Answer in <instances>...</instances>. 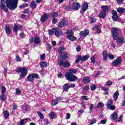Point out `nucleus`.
<instances>
[{
	"label": "nucleus",
	"instance_id": "f257e3e1",
	"mask_svg": "<svg viewBox=\"0 0 125 125\" xmlns=\"http://www.w3.org/2000/svg\"><path fill=\"white\" fill-rule=\"evenodd\" d=\"M112 33L113 38L114 40H116L117 43H119V44H123L125 43V39L124 38H117L119 36V33H121V29L119 28L112 27Z\"/></svg>",
	"mask_w": 125,
	"mask_h": 125
},
{
	"label": "nucleus",
	"instance_id": "f03ea898",
	"mask_svg": "<svg viewBox=\"0 0 125 125\" xmlns=\"http://www.w3.org/2000/svg\"><path fill=\"white\" fill-rule=\"evenodd\" d=\"M18 0H6V5L10 10H15L17 8Z\"/></svg>",
	"mask_w": 125,
	"mask_h": 125
},
{
	"label": "nucleus",
	"instance_id": "7ed1b4c3",
	"mask_svg": "<svg viewBox=\"0 0 125 125\" xmlns=\"http://www.w3.org/2000/svg\"><path fill=\"white\" fill-rule=\"evenodd\" d=\"M16 71L17 72V73H21L20 75V79H24V78H25L26 76H27V74H28V70L26 67H24L18 68L16 70Z\"/></svg>",
	"mask_w": 125,
	"mask_h": 125
},
{
	"label": "nucleus",
	"instance_id": "20e7f679",
	"mask_svg": "<svg viewBox=\"0 0 125 125\" xmlns=\"http://www.w3.org/2000/svg\"><path fill=\"white\" fill-rule=\"evenodd\" d=\"M48 34L49 36H52L55 34L56 37H62L63 36L62 30L57 28H53L49 30Z\"/></svg>",
	"mask_w": 125,
	"mask_h": 125
},
{
	"label": "nucleus",
	"instance_id": "39448f33",
	"mask_svg": "<svg viewBox=\"0 0 125 125\" xmlns=\"http://www.w3.org/2000/svg\"><path fill=\"white\" fill-rule=\"evenodd\" d=\"M65 78L69 82H77L78 78L77 76L74 75V74H71L70 73H65Z\"/></svg>",
	"mask_w": 125,
	"mask_h": 125
},
{
	"label": "nucleus",
	"instance_id": "423d86ee",
	"mask_svg": "<svg viewBox=\"0 0 125 125\" xmlns=\"http://www.w3.org/2000/svg\"><path fill=\"white\" fill-rule=\"evenodd\" d=\"M112 121H115L117 123H119L122 121L123 119V115H121L119 118H118V113L117 112H114L112 113V114L110 116Z\"/></svg>",
	"mask_w": 125,
	"mask_h": 125
},
{
	"label": "nucleus",
	"instance_id": "0eeeda50",
	"mask_svg": "<svg viewBox=\"0 0 125 125\" xmlns=\"http://www.w3.org/2000/svg\"><path fill=\"white\" fill-rule=\"evenodd\" d=\"M67 38L69 40V41H71L72 42H74V41H76L77 38L74 36V32L72 30H69L67 32Z\"/></svg>",
	"mask_w": 125,
	"mask_h": 125
},
{
	"label": "nucleus",
	"instance_id": "6e6552de",
	"mask_svg": "<svg viewBox=\"0 0 125 125\" xmlns=\"http://www.w3.org/2000/svg\"><path fill=\"white\" fill-rule=\"evenodd\" d=\"M59 66H62L64 68H69L70 67V64L67 61L62 60L61 62H58Z\"/></svg>",
	"mask_w": 125,
	"mask_h": 125
},
{
	"label": "nucleus",
	"instance_id": "1a4fd4ad",
	"mask_svg": "<svg viewBox=\"0 0 125 125\" xmlns=\"http://www.w3.org/2000/svg\"><path fill=\"white\" fill-rule=\"evenodd\" d=\"M114 103L113 100H109L106 103V107L107 109L114 111L116 109V106L113 105Z\"/></svg>",
	"mask_w": 125,
	"mask_h": 125
},
{
	"label": "nucleus",
	"instance_id": "9d476101",
	"mask_svg": "<svg viewBox=\"0 0 125 125\" xmlns=\"http://www.w3.org/2000/svg\"><path fill=\"white\" fill-rule=\"evenodd\" d=\"M39 78V75L37 73L31 74L28 75L27 77V79L28 82H34L35 79H38Z\"/></svg>",
	"mask_w": 125,
	"mask_h": 125
},
{
	"label": "nucleus",
	"instance_id": "9b49d317",
	"mask_svg": "<svg viewBox=\"0 0 125 125\" xmlns=\"http://www.w3.org/2000/svg\"><path fill=\"white\" fill-rule=\"evenodd\" d=\"M81 7L82 9L80 11V13L81 14H83L87 10V8H88V4L87 2H85L82 4Z\"/></svg>",
	"mask_w": 125,
	"mask_h": 125
},
{
	"label": "nucleus",
	"instance_id": "f8f14e48",
	"mask_svg": "<svg viewBox=\"0 0 125 125\" xmlns=\"http://www.w3.org/2000/svg\"><path fill=\"white\" fill-rule=\"evenodd\" d=\"M122 61H123L122 58L120 57H118L112 62V65H113L114 67H118L119 65L121 64Z\"/></svg>",
	"mask_w": 125,
	"mask_h": 125
},
{
	"label": "nucleus",
	"instance_id": "ddd939ff",
	"mask_svg": "<svg viewBox=\"0 0 125 125\" xmlns=\"http://www.w3.org/2000/svg\"><path fill=\"white\" fill-rule=\"evenodd\" d=\"M23 26L21 25L20 24H14V27H13V30L17 34V32H18V30H20V31H21L22 30V28Z\"/></svg>",
	"mask_w": 125,
	"mask_h": 125
},
{
	"label": "nucleus",
	"instance_id": "4468645a",
	"mask_svg": "<svg viewBox=\"0 0 125 125\" xmlns=\"http://www.w3.org/2000/svg\"><path fill=\"white\" fill-rule=\"evenodd\" d=\"M49 17V14H46L43 15L40 19L42 23H44L46 20H47V19Z\"/></svg>",
	"mask_w": 125,
	"mask_h": 125
},
{
	"label": "nucleus",
	"instance_id": "2eb2a0df",
	"mask_svg": "<svg viewBox=\"0 0 125 125\" xmlns=\"http://www.w3.org/2000/svg\"><path fill=\"white\" fill-rule=\"evenodd\" d=\"M81 7V5L78 2H74L73 3V8L76 10H79Z\"/></svg>",
	"mask_w": 125,
	"mask_h": 125
},
{
	"label": "nucleus",
	"instance_id": "dca6fc26",
	"mask_svg": "<svg viewBox=\"0 0 125 125\" xmlns=\"http://www.w3.org/2000/svg\"><path fill=\"white\" fill-rule=\"evenodd\" d=\"M89 34V31L87 30H85L84 31H82L80 32V35L81 37H86Z\"/></svg>",
	"mask_w": 125,
	"mask_h": 125
},
{
	"label": "nucleus",
	"instance_id": "f3484780",
	"mask_svg": "<svg viewBox=\"0 0 125 125\" xmlns=\"http://www.w3.org/2000/svg\"><path fill=\"white\" fill-rule=\"evenodd\" d=\"M4 29L7 35H10L11 34V29H10L9 25H5Z\"/></svg>",
	"mask_w": 125,
	"mask_h": 125
},
{
	"label": "nucleus",
	"instance_id": "a211bd4d",
	"mask_svg": "<svg viewBox=\"0 0 125 125\" xmlns=\"http://www.w3.org/2000/svg\"><path fill=\"white\" fill-rule=\"evenodd\" d=\"M101 9H102V11L104 12H107V11H109V9H110V7L108 5H102L101 6Z\"/></svg>",
	"mask_w": 125,
	"mask_h": 125
},
{
	"label": "nucleus",
	"instance_id": "6ab92c4d",
	"mask_svg": "<svg viewBox=\"0 0 125 125\" xmlns=\"http://www.w3.org/2000/svg\"><path fill=\"white\" fill-rule=\"evenodd\" d=\"M83 83L85 84H87V83H90V78L88 77H84L83 78Z\"/></svg>",
	"mask_w": 125,
	"mask_h": 125
},
{
	"label": "nucleus",
	"instance_id": "aec40b11",
	"mask_svg": "<svg viewBox=\"0 0 125 125\" xmlns=\"http://www.w3.org/2000/svg\"><path fill=\"white\" fill-rule=\"evenodd\" d=\"M93 30H97V34H100L101 33V29L99 27V25H95L93 28Z\"/></svg>",
	"mask_w": 125,
	"mask_h": 125
},
{
	"label": "nucleus",
	"instance_id": "412c9836",
	"mask_svg": "<svg viewBox=\"0 0 125 125\" xmlns=\"http://www.w3.org/2000/svg\"><path fill=\"white\" fill-rule=\"evenodd\" d=\"M67 23L66 21L62 20V21L59 23V27L60 28H63L64 26L67 25Z\"/></svg>",
	"mask_w": 125,
	"mask_h": 125
},
{
	"label": "nucleus",
	"instance_id": "4be33fe9",
	"mask_svg": "<svg viewBox=\"0 0 125 125\" xmlns=\"http://www.w3.org/2000/svg\"><path fill=\"white\" fill-rule=\"evenodd\" d=\"M117 11L120 14H124L125 12V9L122 7H119L117 9Z\"/></svg>",
	"mask_w": 125,
	"mask_h": 125
},
{
	"label": "nucleus",
	"instance_id": "5701e85b",
	"mask_svg": "<svg viewBox=\"0 0 125 125\" xmlns=\"http://www.w3.org/2000/svg\"><path fill=\"white\" fill-rule=\"evenodd\" d=\"M61 57L62 59H63V60L68 59V53H67V52H65L63 54L61 55Z\"/></svg>",
	"mask_w": 125,
	"mask_h": 125
},
{
	"label": "nucleus",
	"instance_id": "b1692460",
	"mask_svg": "<svg viewBox=\"0 0 125 125\" xmlns=\"http://www.w3.org/2000/svg\"><path fill=\"white\" fill-rule=\"evenodd\" d=\"M62 88L63 89L64 91H68V90H69V83H66L65 84H64L63 86H62Z\"/></svg>",
	"mask_w": 125,
	"mask_h": 125
},
{
	"label": "nucleus",
	"instance_id": "393cba45",
	"mask_svg": "<svg viewBox=\"0 0 125 125\" xmlns=\"http://www.w3.org/2000/svg\"><path fill=\"white\" fill-rule=\"evenodd\" d=\"M34 42L35 44H40V43H41V39H40L39 37H35Z\"/></svg>",
	"mask_w": 125,
	"mask_h": 125
},
{
	"label": "nucleus",
	"instance_id": "a878e982",
	"mask_svg": "<svg viewBox=\"0 0 125 125\" xmlns=\"http://www.w3.org/2000/svg\"><path fill=\"white\" fill-rule=\"evenodd\" d=\"M108 55L109 54H108V53L107 52V51H104L103 52V56L104 60V61H105V60L107 59Z\"/></svg>",
	"mask_w": 125,
	"mask_h": 125
},
{
	"label": "nucleus",
	"instance_id": "bb28decb",
	"mask_svg": "<svg viewBox=\"0 0 125 125\" xmlns=\"http://www.w3.org/2000/svg\"><path fill=\"white\" fill-rule=\"evenodd\" d=\"M30 6L31 8H37V3L35 1H32L30 4Z\"/></svg>",
	"mask_w": 125,
	"mask_h": 125
},
{
	"label": "nucleus",
	"instance_id": "cd10ccee",
	"mask_svg": "<svg viewBox=\"0 0 125 125\" xmlns=\"http://www.w3.org/2000/svg\"><path fill=\"white\" fill-rule=\"evenodd\" d=\"M1 9H2L4 12H8V9H7V7H6V6L5 5H4L3 4H1L0 5Z\"/></svg>",
	"mask_w": 125,
	"mask_h": 125
},
{
	"label": "nucleus",
	"instance_id": "c85d7f7f",
	"mask_svg": "<svg viewBox=\"0 0 125 125\" xmlns=\"http://www.w3.org/2000/svg\"><path fill=\"white\" fill-rule=\"evenodd\" d=\"M89 57H90V56L88 54L83 56V57L81 56V61H85L87 60Z\"/></svg>",
	"mask_w": 125,
	"mask_h": 125
},
{
	"label": "nucleus",
	"instance_id": "c756f323",
	"mask_svg": "<svg viewBox=\"0 0 125 125\" xmlns=\"http://www.w3.org/2000/svg\"><path fill=\"white\" fill-rule=\"evenodd\" d=\"M3 115L5 120H7L8 119V117H9V112L8 110H6L3 112Z\"/></svg>",
	"mask_w": 125,
	"mask_h": 125
},
{
	"label": "nucleus",
	"instance_id": "7c9ffc66",
	"mask_svg": "<svg viewBox=\"0 0 125 125\" xmlns=\"http://www.w3.org/2000/svg\"><path fill=\"white\" fill-rule=\"evenodd\" d=\"M69 71V72H66L65 73V74H70L71 75H73V74H76V73L77 72V70L73 68L70 69Z\"/></svg>",
	"mask_w": 125,
	"mask_h": 125
},
{
	"label": "nucleus",
	"instance_id": "2f4dec72",
	"mask_svg": "<svg viewBox=\"0 0 125 125\" xmlns=\"http://www.w3.org/2000/svg\"><path fill=\"white\" fill-rule=\"evenodd\" d=\"M119 91H116V92L113 95V99L115 101H116L117 99H118V97H119Z\"/></svg>",
	"mask_w": 125,
	"mask_h": 125
},
{
	"label": "nucleus",
	"instance_id": "473e14b6",
	"mask_svg": "<svg viewBox=\"0 0 125 125\" xmlns=\"http://www.w3.org/2000/svg\"><path fill=\"white\" fill-rule=\"evenodd\" d=\"M56 115V113L55 112L53 111L51 112V113H50L49 114L50 119H54V117H55Z\"/></svg>",
	"mask_w": 125,
	"mask_h": 125
},
{
	"label": "nucleus",
	"instance_id": "72a5a7b5",
	"mask_svg": "<svg viewBox=\"0 0 125 125\" xmlns=\"http://www.w3.org/2000/svg\"><path fill=\"white\" fill-rule=\"evenodd\" d=\"M99 16L100 18H104L105 16H106V13L105 12H103V11H101L99 14Z\"/></svg>",
	"mask_w": 125,
	"mask_h": 125
},
{
	"label": "nucleus",
	"instance_id": "f704fd0d",
	"mask_svg": "<svg viewBox=\"0 0 125 125\" xmlns=\"http://www.w3.org/2000/svg\"><path fill=\"white\" fill-rule=\"evenodd\" d=\"M37 114H38L39 117H40V119H41L42 120H43L44 119V117L43 116V114L42 112H41L40 111H38L37 112Z\"/></svg>",
	"mask_w": 125,
	"mask_h": 125
},
{
	"label": "nucleus",
	"instance_id": "c9c22d12",
	"mask_svg": "<svg viewBox=\"0 0 125 125\" xmlns=\"http://www.w3.org/2000/svg\"><path fill=\"white\" fill-rule=\"evenodd\" d=\"M41 68H45L46 66H47V64H46V62H42L40 64Z\"/></svg>",
	"mask_w": 125,
	"mask_h": 125
},
{
	"label": "nucleus",
	"instance_id": "e433bc0d",
	"mask_svg": "<svg viewBox=\"0 0 125 125\" xmlns=\"http://www.w3.org/2000/svg\"><path fill=\"white\" fill-rule=\"evenodd\" d=\"M112 20H113V21H118V19L119 18V17L118 16V15H113L112 16Z\"/></svg>",
	"mask_w": 125,
	"mask_h": 125
},
{
	"label": "nucleus",
	"instance_id": "4c0bfd02",
	"mask_svg": "<svg viewBox=\"0 0 125 125\" xmlns=\"http://www.w3.org/2000/svg\"><path fill=\"white\" fill-rule=\"evenodd\" d=\"M0 99L1 101H3V100H5V99H6V96H5L4 94H2L1 97H0Z\"/></svg>",
	"mask_w": 125,
	"mask_h": 125
},
{
	"label": "nucleus",
	"instance_id": "58836bf2",
	"mask_svg": "<svg viewBox=\"0 0 125 125\" xmlns=\"http://www.w3.org/2000/svg\"><path fill=\"white\" fill-rule=\"evenodd\" d=\"M90 89L92 91H94V90L96 89V85L92 84L90 85Z\"/></svg>",
	"mask_w": 125,
	"mask_h": 125
},
{
	"label": "nucleus",
	"instance_id": "ea45409f",
	"mask_svg": "<svg viewBox=\"0 0 125 125\" xmlns=\"http://www.w3.org/2000/svg\"><path fill=\"white\" fill-rule=\"evenodd\" d=\"M58 103V100H53L52 101L51 105L52 106H56V105H57Z\"/></svg>",
	"mask_w": 125,
	"mask_h": 125
},
{
	"label": "nucleus",
	"instance_id": "a19ab883",
	"mask_svg": "<svg viewBox=\"0 0 125 125\" xmlns=\"http://www.w3.org/2000/svg\"><path fill=\"white\" fill-rule=\"evenodd\" d=\"M64 49L65 48L63 46H61L59 47L58 50L59 53H62Z\"/></svg>",
	"mask_w": 125,
	"mask_h": 125
},
{
	"label": "nucleus",
	"instance_id": "79ce46f5",
	"mask_svg": "<svg viewBox=\"0 0 125 125\" xmlns=\"http://www.w3.org/2000/svg\"><path fill=\"white\" fill-rule=\"evenodd\" d=\"M104 106V104H103L102 102H99L97 104V107L98 108H102Z\"/></svg>",
	"mask_w": 125,
	"mask_h": 125
},
{
	"label": "nucleus",
	"instance_id": "37998d69",
	"mask_svg": "<svg viewBox=\"0 0 125 125\" xmlns=\"http://www.w3.org/2000/svg\"><path fill=\"white\" fill-rule=\"evenodd\" d=\"M73 9V8H72V6H66L65 7V10L67 11H71Z\"/></svg>",
	"mask_w": 125,
	"mask_h": 125
},
{
	"label": "nucleus",
	"instance_id": "c03bdc74",
	"mask_svg": "<svg viewBox=\"0 0 125 125\" xmlns=\"http://www.w3.org/2000/svg\"><path fill=\"white\" fill-rule=\"evenodd\" d=\"M81 61H82V55L78 56L77 60L76 61V63L78 64Z\"/></svg>",
	"mask_w": 125,
	"mask_h": 125
},
{
	"label": "nucleus",
	"instance_id": "a18cd8bd",
	"mask_svg": "<svg viewBox=\"0 0 125 125\" xmlns=\"http://www.w3.org/2000/svg\"><path fill=\"white\" fill-rule=\"evenodd\" d=\"M5 91H6V88H5V86H3L1 87V92L2 94H4L5 93Z\"/></svg>",
	"mask_w": 125,
	"mask_h": 125
},
{
	"label": "nucleus",
	"instance_id": "49530a36",
	"mask_svg": "<svg viewBox=\"0 0 125 125\" xmlns=\"http://www.w3.org/2000/svg\"><path fill=\"white\" fill-rule=\"evenodd\" d=\"M113 84V83L111 81H108L105 83V85L111 86Z\"/></svg>",
	"mask_w": 125,
	"mask_h": 125
},
{
	"label": "nucleus",
	"instance_id": "de8ad7c7",
	"mask_svg": "<svg viewBox=\"0 0 125 125\" xmlns=\"http://www.w3.org/2000/svg\"><path fill=\"white\" fill-rule=\"evenodd\" d=\"M89 86H88V85H85L83 88V90H84V91H86L87 90H89Z\"/></svg>",
	"mask_w": 125,
	"mask_h": 125
},
{
	"label": "nucleus",
	"instance_id": "09e8293b",
	"mask_svg": "<svg viewBox=\"0 0 125 125\" xmlns=\"http://www.w3.org/2000/svg\"><path fill=\"white\" fill-rule=\"evenodd\" d=\"M94 108V104H91L90 105V106H89L90 112H92V110H93Z\"/></svg>",
	"mask_w": 125,
	"mask_h": 125
},
{
	"label": "nucleus",
	"instance_id": "8fccbe9b",
	"mask_svg": "<svg viewBox=\"0 0 125 125\" xmlns=\"http://www.w3.org/2000/svg\"><path fill=\"white\" fill-rule=\"evenodd\" d=\"M51 16H52V17H57V16H58V13H57V12H54L52 14H51Z\"/></svg>",
	"mask_w": 125,
	"mask_h": 125
},
{
	"label": "nucleus",
	"instance_id": "3c124183",
	"mask_svg": "<svg viewBox=\"0 0 125 125\" xmlns=\"http://www.w3.org/2000/svg\"><path fill=\"white\" fill-rule=\"evenodd\" d=\"M47 50H48L49 52H50L51 51V46H50L49 44H47Z\"/></svg>",
	"mask_w": 125,
	"mask_h": 125
},
{
	"label": "nucleus",
	"instance_id": "603ef678",
	"mask_svg": "<svg viewBox=\"0 0 125 125\" xmlns=\"http://www.w3.org/2000/svg\"><path fill=\"white\" fill-rule=\"evenodd\" d=\"M28 120V118H26L24 120H21V121L20 125H24L25 124V120Z\"/></svg>",
	"mask_w": 125,
	"mask_h": 125
},
{
	"label": "nucleus",
	"instance_id": "864d4df0",
	"mask_svg": "<svg viewBox=\"0 0 125 125\" xmlns=\"http://www.w3.org/2000/svg\"><path fill=\"white\" fill-rule=\"evenodd\" d=\"M28 6L29 5L27 4L20 5V8H25V7H28Z\"/></svg>",
	"mask_w": 125,
	"mask_h": 125
},
{
	"label": "nucleus",
	"instance_id": "5fc2aeb1",
	"mask_svg": "<svg viewBox=\"0 0 125 125\" xmlns=\"http://www.w3.org/2000/svg\"><path fill=\"white\" fill-rule=\"evenodd\" d=\"M44 58H45V54H43L41 55V57H40L41 60H44Z\"/></svg>",
	"mask_w": 125,
	"mask_h": 125
},
{
	"label": "nucleus",
	"instance_id": "6e6d98bb",
	"mask_svg": "<svg viewBox=\"0 0 125 125\" xmlns=\"http://www.w3.org/2000/svg\"><path fill=\"white\" fill-rule=\"evenodd\" d=\"M111 14L112 15V16L117 15V14H118V13L117 12V11H116L115 10H113L111 11Z\"/></svg>",
	"mask_w": 125,
	"mask_h": 125
},
{
	"label": "nucleus",
	"instance_id": "4d7b16f0",
	"mask_svg": "<svg viewBox=\"0 0 125 125\" xmlns=\"http://www.w3.org/2000/svg\"><path fill=\"white\" fill-rule=\"evenodd\" d=\"M108 58H109L110 60H113V59H115V56L113 55H108Z\"/></svg>",
	"mask_w": 125,
	"mask_h": 125
},
{
	"label": "nucleus",
	"instance_id": "13d9d810",
	"mask_svg": "<svg viewBox=\"0 0 125 125\" xmlns=\"http://www.w3.org/2000/svg\"><path fill=\"white\" fill-rule=\"evenodd\" d=\"M96 123V119H93L92 121H91L89 125H94V124H95Z\"/></svg>",
	"mask_w": 125,
	"mask_h": 125
},
{
	"label": "nucleus",
	"instance_id": "bf43d9fd",
	"mask_svg": "<svg viewBox=\"0 0 125 125\" xmlns=\"http://www.w3.org/2000/svg\"><path fill=\"white\" fill-rule=\"evenodd\" d=\"M106 123H107V119L102 120L100 122V123L102 124V125H105V124H106Z\"/></svg>",
	"mask_w": 125,
	"mask_h": 125
},
{
	"label": "nucleus",
	"instance_id": "052dcab7",
	"mask_svg": "<svg viewBox=\"0 0 125 125\" xmlns=\"http://www.w3.org/2000/svg\"><path fill=\"white\" fill-rule=\"evenodd\" d=\"M70 118H71V114L69 113H67L66 114V117H65V119L66 120H69V119H70Z\"/></svg>",
	"mask_w": 125,
	"mask_h": 125
},
{
	"label": "nucleus",
	"instance_id": "680f3d73",
	"mask_svg": "<svg viewBox=\"0 0 125 125\" xmlns=\"http://www.w3.org/2000/svg\"><path fill=\"white\" fill-rule=\"evenodd\" d=\"M90 60H91V62L92 63H95V58H94V57H91L90 58Z\"/></svg>",
	"mask_w": 125,
	"mask_h": 125
},
{
	"label": "nucleus",
	"instance_id": "e2e57ef3",
	"mask_svg": "<svg viewBox=\"0 0 125 125\" xmlns=\"http://www.w3.org/2000/svg\"><path fill=\"white\" fill-rule=\"evenodd\" d=\"M116 1L118 4H121L124 2V0H116Z\"/></svg>",
	"mask_w": 125,
	"mask_h": 125
},
{
	"label": "nucleus",
	"instance_id": "0e129e2a",
	"mask_svg": "<svg viewBox=\"0 0 125 125\" xmlns=\"http://www.w3.org/2000/svg\"><path fill=\"white\" fill-rule=\"evenodd\" d=\"M16 60L18 62H20L21 61V58L19 57V56H16Z\"/></svg>",
	"mask_w": 125,
	"mask_h": 125
},
{
	"label": "nucleus",
	"instance_id": "69168bd1",
	"mask_svg": "<svg viewBox=\"0 0 125 125\" xmlns=\"http://www.w3.org/2000/svg\"><path fill=\"white\" fill-rule=\"evenodd\" d=\"M16 93L17 94H20V93H21V90H20V89H16Z\"/></svg>",
	"mask_w": 125,
	"mask_h": 125
},
{
	"label": "nucleus",
	"instance_id": "338daca9",
	"mask_svg": "<svg viewBox=\"0 0 125 125\" xmlns=\"http://www.w3.org/2000/svg\"><path fill=\"white\" fill-rule=\"evenodd\" d=\"M69 88H74L75 87V86H76V85H75L74 83H71L70 84V85H68Z\"/></svg>",
	"mask_w": 125,
	"mask_h": 125
},
{
	"label": "nucleus",
	"instance_id": "774afa93",
	"mask_svg": "<svg viewBox=\"0 0 125 125\" xmlns=\"http://www.w3.org/2000/svg\"><path fill=\"white\" fill-rule=\"evenodd\" d=\"M56 23H57V20L56 18H54L52 20V23L53 24H56Z\"/></svg>",
	"mask_w": 125,
	"mask_h": 125
}]
</instances>
